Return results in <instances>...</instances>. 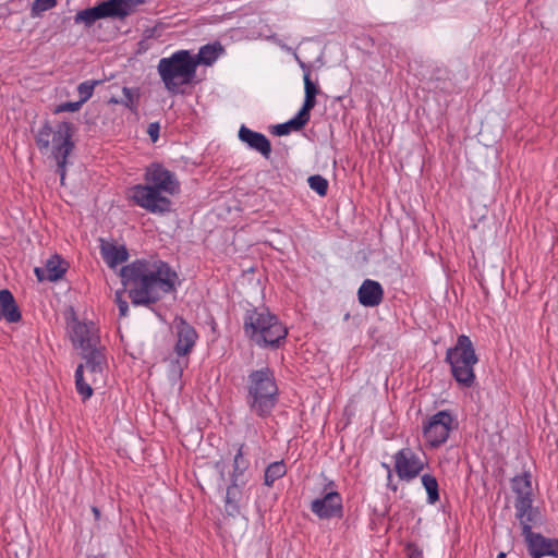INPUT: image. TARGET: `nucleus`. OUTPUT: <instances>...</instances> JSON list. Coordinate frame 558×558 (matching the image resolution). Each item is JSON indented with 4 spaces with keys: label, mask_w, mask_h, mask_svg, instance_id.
I'll list each match as a JSON object with an SVG mask.
<instances>
[{
    "label": "nucleus",
    "mask_w": 558,
    "mask_h": 558,
    "mask_svg": "<svg viewBox=\"0 0 558 558\" xmlns=\"http://www.w3.org/2000/svg\"><path fill=\"white\" fill-rule=\"evenodd\" d=\"M120 277L134 305L158 301L174 289L178 280L177 274L157 259L135 260L121 268Z\"/></svg>",
    "instance_id": "nucleus-1"
},
{
    "label": "nucleus",
    "mask_w": 558,
    "mask_h": 558,
    "mask_svg": "<svg viewBox=\"0 0 558 558\" xmlns=\"http://www.w3.org/2000/svg\"><path fill=\"white\" fill-rule=\"evenodd\" d=\"M253 301L246 300V335L250 341L264 349H279L286 342L288 327L263 304L264 287L259 279L254 287Z\"/></svg>",
    "instance_id": "nucleus-2"
},
{
    "label": "nucleus",
    "mask_w": 558,
    "mask_h": 558,
    "mask_svg": "<svg viewBox=\"0 0 558 558\" xmlns=\"http://www.w3.org/2000/svg\"><path fill=\"white\" fill-rule=\"evenodd\" d=\"M144 183L129 190V197L140 207L161 214L170 210V196L179 192L175 175L160 163L149 165L144 174Z\"/></svg>",
    "instance_id": "nucleus-3"
},
{
    "label": "nucleus",
    "mask_w": 558,
    "mask_h": 558,
    "mask_svg": "<svg viewBox=\"0 0 558 558\" xmlns=\"http://www.w3.org/2000/svg\"><path fill=\"white\" fill-rule=\"evenodd\" d=\"M157 71L168 92L180 93L182 86L192 84L196 77L193 53L189 50L174 51L158 61Z\"/></svg>",
    "instance_id": "nucleus-4"
},
{
    "label": "nucleus",
    "mask_w": 558,
    "mask_h": 558,
    "mask_svg": "<svg viewBox=\"0 0 558 558\" xmlns=\"http://www.w3.org/2000/svg\"><path fill=\"white\" fill-rule=\"evenodd\" d=\"M446 362L449 363L451 375L456 381L470 388L475 383L474 366L478 362L471 339L465 335H460L453 348L447 350Z\"/></svg>",
    "instance_id": "nucleus-5"
},
{
    "label": "nucleus",
    "mask_w": 558,
    "mask_h": 558,
    "mask_svg": "<svg viewBox=\"0 0 558 558\" xmlns=\"http://www.w3.org/2000/svg\"><path fill=\"white\" fill-rule=\"evenodd\" d=\"M248 393L252 399L251 410L258 416H268L276 405L278 396L275 376L269 367L251 373Z\"/></svg>",
    "instance_id": "nucleus-6"
},
{
    "label": "nucleus",
    "mask_w": 558,
    "mask_h": 558,
    "mask_svg": "<svg viewBox=\"0 0 558 558\" xmlns=\"http://www.w3.org/2000/svg\"><path fill=\"white\" fill-rule=\"evenodd\" d=\"M86 363L75 371V386L83 400L93 395V387L99 389L106 385L107 362L102 349L83 354Z\"/></svg>",
    "instance_id": "nucleus-7"
},
{
    "label": "nucleus",
    "mask_w": 558,
    "mask_h": 558,
    "mask_svg": "<svg viewBox=\"0 0 558 558\" xmlns=\"http://www.w3.org/2000/svg\"><path fill=\"white\" fill-rule=\"evenodd\" d=\"M36 143L40 150L51 151L63 179L66 157L73 148L71 124L68 122H60L54 126L45 124L36 135Z\"/></svg>",
    "instance_id": "nucleus-8"
},
{
    "label": "nucleus",
    "mask_w": 558,
    "mask_h": 558,
    "mask_svg": "<svg viewBox=\"0 0 558 558\" xmlns=\"http://www.w3.org/2000/svg\"><path fill=\"white\" fill-rule=\"evenodd\" d=\"M454 426V417L449 411L442 410L428 416L422 423V434L429 448L444 445Z\"/></svg>",
    "instance_id": "nucleus-9"
},
{
    "label": "nucleus",
    "mask_w": 558,
    "mask_h": 558,
    "mask_svg": "<svg viewBox=\"0 0 558 558\" xmlns=\"http://www.w3.org/2000/svg\"><path fill=\"white\" fill-rule=\"evenodd\" d=\"M511 488L515 494V515L520 521H535L536 513L533 510L532 475L523 472L511 481Z\"/></svg>",
    "instance_id": "nucleus-10"
},
{
    "label": "nucleus",
    "mask_w": 558,
    "mask_h": 558,
    "mask_svg": "<svg viewBox=\"0 0 558 558\" xmlns=\"http://www.w3.org/2000/svg\"><path fill=\"white\" fill-rule=\"evenodd\" d=\"M392 459L397 476L404 482L416 478L426 466L425 459L410 447L398 450Z\"/></svg>",
    "instance_id": "nucleus-11"
},
{
    "label": "nucleus",
    "mask_w": 558,
    "mask_h": 558,
    "mask_svg": "<svg viewBox=\"0 0 558 558\" xmlns=\"http://www.w3.org/2000/svg\"><path fill=\"white\" fill-rule=\"evenodd\" d=\"M335 483L330 481L323 492V497L311 502V511L319 519H330L342 515L343 505L341 495L333 489Z\"/></svg>",
    "instance_id": "nucleus-12"
},
{
    "label": "nucleus",
    "mask_w": 558,
    "mask_h": 558,
    "mask_svg": "<svg viewBox=\"0 0 558 558\" xmlns=\"http://www.w3.org/2000/svg\"><path fill=\"white\" fill-rule=\"evenodd\" d=\"M523 525L529 553L532 558H542L545 556H556L555 539H548L538 533H533L531 523L534 521H520Z\"/></svg>",
    "instance_id": "nucleus-13"
},
{
    "label": "nucleus",
    "mask_w": 558,
    "mask_h": 558,
    "mask_svg": "<svg viewBox=\"0 0 558 558\" xmlns=\"http://www.w3.org/2000/svg\"><path fill=\"white\" fill-rule=\"evenodd\" d=\"M357 299L363 306H378L384 299V289L378 281L365 279L357 290Z\"/></svg>",
    "instance_id": "nucleus-14"
},
{
    "label": "nucleus",
    "mask_w": 558,
    "mask_h": 558,
    "mask_svg": "<svg viewBox=\"0 0 558 558\" xmlns=\"http://www.w3.org/2000/svg\"><path fill=\"white\" fill-rule=\"evenodd\" d=\"M73 343L80 347L84 353L97 350V337L93 326L84 323H76L72 327Z\"/></svg>",
    "instance_id": "nucleus-15"
},
{
    "label": "nucleus",
    "mask_w": 558,
    "mask_h": 558,
    "mask_svg": "<svg viewBox=\"0 0 558 558\" xmlns=\"http://www.w3.org/2000/svg\"><path fill=\"white\" fill-rule=\"evenodd\" d=\"M174 328L178 336L175 352L178 355H185L194 347L197 339V333L192 326L186 324L181 318L174 320Z\"/></svg>",
    "instance_id": "nucleus-16"
},
{
    "label": "nucleus",
    "mask_w": 558,
    "mask_h": 558,
    "mask_svg": "<svg viewBox=\"0 0 558 558\" xmlns=\"http://www.w3.org/2000/svg\"><path fill=\"white\" fill-rule=\"evenodd\" d=\"M100 254L110 268L117 267L129 258L125 245L104 239H100Z\"/></svg>",
    "instance_id": "nucleus-17"
},
{
    "label": "nucleus",
    "mask_w": 558,
    "mask_h": 558,
    "mask_svg": "<svg viewBox=\"0 0 558 558\" xmlns=\"http://www.w3.org/2000/svg\"><path fill=\"white\" fill-rule=\"evenodd\" d=\"M65 263L58 255L50 256L44 267H36L35 275L39 281H56L65 272Z\"/></svg>",
    "instance_id": "nucleus-18"
},
{
    "label": "nucleus",
    "mask_w": 558,
    "mask_h": 558,
    "mask_svg": "<svg viewBox=\"0 0 558 558\" xmlns=\"http://www.w3.org/2000/svg\"><path fill=\"white\" fill-rule=\"evenodd\" d=\"M110 7L112 5L108 1H104L94 8L82 10L75 15V23L89 27L99 19L113 17Z\"/></svg>",
    "instance_id": "nucleus-19"
},
{
    "label": "nucleus",
    "mask_w": 558,
    "mask_h": 558,
    "mask_svg": "<svg viewBox=\"0 0 558 558\" xmlns=\"http://www.w3.org/2000/svg\"><path fill=\"white\" fill-rule=\"evenodd\" d=\"M304 82V101L302 108L299 112H301L306 118L311 119V111L316 106V96L320 93V88L318 86L317 81L314 82L311 78V71L306 70L303 74Z\"/></svg>",
    "instance_id": "nucleus-20"
},
{
    "label": "nucleus",
    "mask_w": 558,
    "mask_h": 558,
    "mask_svg": "<svg viewBox=\"0 0 558 558\" xmlns=\"http://www.w3.org/2000/svg\"><path fill=\"white\" fill-rule=\"evenodd\" d=\"M2 318L9 323H15L21 318L13 295L9 290L0 291V319Z\"/></svg>",
    "instance_id": "nucleus-21"
},
{
    "label": "nucleus",
    "mask_w": 558,
    "mask_h": 558,
    "mask_svg": "<svg viewBox=\"0 0 558 558\" xmlns=\"http://www.w3.org/2000/svg\"><path fill=\"white\" fill-rule=\"evenodd\" d=\"M223 48L220 44H208L199 48L197 54H193L195 68L199 64L211 65L222 54Z\"/></svg>",
    "instance_id": "nucleus-22"
},
{
    "label": "nucleus",
    "mask_w": 558,
    "mask_h": 558,
    "mask_svg": "<svg viewBox=\"0 0 558 558\" xmlns=\"http://www.w3.org/2000/svg\"><path fill=\"white\" fill-rule=\"evenodd\" d=\"M246 145L258 151L264 158L268 159L271 155V145L269 140L262 133L246 128Z\"/></svg>",
    "instance_id": "nucleus-23"
},
{
    "label": "nucleus",
    "mask_w": 558,
    "mask_h": 558,
    "mask_svg": "<svg viewBox=\"0 0 558 558\" xmlns=\"http://www.w3.org/2000/svg\"><path fill=\"white\" fill-rule=\"evenodd\" d=\"M241 507L242 490L236 483H233L227 489L225 509L230 517H238L241 514Z\"/></svg>",
    "instance_id": "nucleus-24"
},
{
    "label": "nucleus",
    "mask_w": 558,
    "mask_h": 558,
    "mask_svg": "<svg viewBox=\"0 0 558 558\" xmlns=\"http://www.w3.org/2000/svg\"><path fill=\"white\" fill-rule=\"evenodd\" d=\"M308 121V118L303 116L301 112H298V114L288 122L274 125L272 133L278 136L288 135L291 131L302 130Z\"/></svg>",
    "instance_id": "nucleus-25"
},
{
    "label": "nucleus",
    "mask_w": 558,
    "mask_h": 558,
    "mask_svg": "<svg viewBox=\"0 0 558 558\" xmlns=\"http://www.w3.org/2000/svg\"><path fill=\"white\" fill-rule=\"evenodd\" d=\"M112 5L113 17H124L135 10L140 4L144 3V0H108Z\"/></svg>",
    "instance_id": "nucleus-26"
},
{
    "label": "nucleus",
    "mask_w": 558,
    "mask_h": 558,
    "mask_svg": "<svg viewBox=\"0 0 558 558\" xmlns=\"http://www.w3.org/2000/svg\"><path fill=\"white\" fill-rule=\"evenodd\" d=\"M287 473V465L281 461H275L270 463L264 474V484L268 487H271L275 481L283 477Z\"/></svg>",
    "instance_id": "nucleus-27"
},
{
    "label": "nucleus",
    "mask_w": 558,
    "mask_h": 558,
    "mask_svg": "<svg viewBox=\"0 0 558 558\" xmlns=\"http://www.w3.org/2000/svg\"><path fill=\"white\" fill-rule=\"evenodd\" d=\"M422 484L427 493V501L430 505L439 500L438 482L434 475L424 474L421 478Z\"/></svg>",
    "instance_id": "nucleus-28"
},
{
    "label": "nucleus",
    "mask_w": 558,
    "mask_h": 558,
    "mask_svg": "<svg viewBox=\"0 0 558 558\" xmlns=\"http://www.w3.org/2000/svg\"><path fill=\"white\" fill-rule=\"evenodd\" d=\"M310 187L315 191L319 196H326L328 191V181L319 175H311L307 180Z\"/></svg>",
    "instance_id": "nucleus-29"
},
{
    "label": "nucleus",
    "mask_w": 558,
    "mask_h": 558,
    "mask_svg": "<svg viewBox=\"0 0 558 558\" xmlns=\"http://www.w3.org/2000/svg\"><path fill=\"white\" fill-rule=\"evenodd\" d=\"M122 93H123V99L121 100V102L124 106L133 109L135 107V104L138 98L137 90L133 89V88H129V87H123Z\"/></svg>",
    "instance_id": "nucleus-30"
},
{
    "label": "nucleus",
    "mask_w": 558,
    "mask_h": 558,
    "mask_svg": "<svg viewBox=\"0 0 558 558\" xmlns=\"http://www.w3.org/2000/svg\"><path fill=\"white\" fill-rule=\"evenodd\" d=\"M94 87H95V83H93V82H83L78 85L77 92L81 97L78 101H82V105L84 102H86L92 97Z\"/></svg>",
    "instance_id": "nucleus-31"
},
{
    "label": "nucleus",
    "mask_w": 558,
    "mask_h": 558,
    "mask_svg": "<svg viewBox=\"0 0 558 558\" xmlns=\"http://www.w3.org/2000/svg\"><path fill=\"white\" fill-rule=\"evenodd\" d=\"M57 4L56 0H36L33 3V13L39 14L41 12L52 9Z\"/></svg>",
    "instance_id": "nucleus-32"
},
{
    "label": "nucleus",
    "mask_w": 558,
    "mask_h": 558,
    "mask_svg": "<svg viewBox=\"0 0 558 558\" xmlns=\"http://www.w3.org/2000/svg\"><path fill=\"white\" fill-rule=\"evenodd\" d=\"M82 107V101H69V102H63L59 106L56 107L54 109V112L56 113H60V112H75V111H78Z\"/></svg>",
    "instance_id": "nucleus-33"
},
{
    "label": "nucleus",
    "mask_w": 558,
    "mask_h": 558,
    "mask_svg": "<svg viewBox=\"0 0 558 558\" xmlns=\"http://www.w3.org/2000/svg\"><path fill=\"white\" fill-rule=\"evenodd\" d=\"M122 295H123V291H117L116 292V302L119 306L120 315L126 316L128 311H129V305H128V302L122 299Z\"/></svg>",
    "instance_id": "nucleus-34"
},
{
    "label": "nucleus",
    "mask_w": 558,
    "mask_h": 558,
    "mask_svg": "<svg viewBox=\"0 0 558 558\" xmlns=\"http://www.w3.org/2000/svg\"><path fill=\"white\" fill-rule=\"evenodd\" d=\"M250 271H253V268H250ZM257 279L260 280V282L263 283V287L265 288L264 281L260 279V277H256L255 278L254 272H252V277L246 278V280L248 281V283L251 286L250 291L246 290V295L248 294V298H250V299H247L248 301H253V296H254V293H255L254 287H255V283H256Z\"/></svg>",
    "instance_id": "nucleus-35"
},
{
    "label": "nucleus",
    "mask_w": 558,
    "mask_h": 558,
    "mask_svg": "<svg viewBox=\"0 0 558 558\" xmlns=\"http://www.w3.org/2000/svg\"><path fill=\"white\" fill-rule=\"evenodd\" d=\"M186 366V363L182 364L180 362H177L175 365H173V368L171 371V378L173 380L179 379L182 376L183 368Z\"/></svg>",
    "instance_id": "nucleus-36"
},
{
    "label": "nucleus",
    "mask_w": 558,
    "mask_h": 558,
    "mask_svg": "<svg viewBox=\"0 0 558 558\" xmlns=\"http://www.w3.org/2000/svg\"><path fill=\"white\" fill-rule=\"evenodd\" d=\"M150 138L153 142H156L158 140V134H159V124L157 123H150L148 125V130H147Z\"/></svg>",
    "instance_id": "nucleus-37"
},
{
    "label": "nucleus",
    "mask_w": 558,
    "mask_h": 558,
    "mask_svg": "<svg viewBox=\"0 0 558 558\" xmlns=\"http://www.w3.org/2000/svg\"><path fill=\"white\" fill-rule=\"evenodd\" d=\"M244 135H245L244 124H241V126L239 128V131H238V136H239L240 141L244 142Z\"/></svg>",
    "instance_id": "nucleus-38"
},
{
    "label": "nucleus",
    "mask_w": 558,
    "mask_h": 558,
    "mask_svg": "<svg viewBox=\"0 0 558 558\" xmlns=\"http://www.w3.org/2000/svg\"><path fill=\"white\" fill-rule=\"evenodd\" d=\"M383 466L388 471V476L390 477L391 470H390L389 464L384 463Z\"/></svg>",
    "instance_id": "nucleus-39"
},
{
    "label": "nucleus",
    "mask_w": 558,
    "mask_h": 558,
    "mask_svg": "<svg viewBox=\"0 0 558 558\" xmlns=\"http://www.w3.org/2000/svg\"><path fill=\"white\" fill-rule=\"evenodd\" d=\"M555 551H556V556L555 557H557L558 556V538L555 539Z\"/></svg>",
    "instance_id": "nucleus-40"
},
{
    "label": "nucleus",
    "mask_w": 558,
    "mask_h": 558,
    "mask_svg": "<svg viewBox=\"0 0 558 558\" xmlns=\"http://www.w3.org/2000/svg\"><path fill=\"white\" fill-rule=\"evenodd\" d=\"M496 558H506V554L505 553H499Z\"/></svg>",
    "instance_id": "nucleus-41"
},
{
    "label": "nucleus",
    "mask_w": 558,
    "mask_h": 558,
    "mask_svg": "<svg viewBox=\"0 0 558 558\" xmlns=\"http://www.w3.org/2000/svg\"><path fill=\"white\" fill-rule=\"evenodd\" d=\"M93 511H94V513H95L96 515H98V514H99V512H98V510H97L96 508H94V509H93Z\"/></svg>",
    "instance_id": "nucleus-42"
},
{
    "label": "nucleus",
    "mask_w": 558,
    "mask_h": 558,
    "mask_svg": "<svg viewBox=\"0 0 558 558\" xmlns=\"http://www.w3.org/2000/svg\"><path fill=\"white\" fill-rule=\"evenodd\" d=\"M241 457V452L235 457V462L239 461V458Z\"/></svg>",
    "instance_id": "nucleus-43"
}]
</instances>
